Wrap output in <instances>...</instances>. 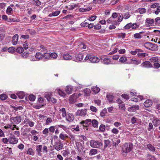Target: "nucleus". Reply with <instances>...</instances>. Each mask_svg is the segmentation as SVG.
<instances>
[{
    "label": "nucleus",
    "instance_id": "19",
    "mask_svg": "<svg viewBox=\"0 0 160 160\" xmlns=\"http://www.w3.org/2000/svg\"><path fill=\"white\" fill-rule=\"evenodd\" d=\"M139 107L138 105L132 106L128 108V111L130 112H134L135 111L138 110Z\"/></svg>",
    "mask_w": 160,
    "mask_h": 160
},
{
    "label": "nucleus",
    "instance_id": "63",
    "mask_svg": "<svg viewBox=\"0 0 160 160\" xmlns=\"http://www.w3.org/2000/svg\"><path fill=\"white\" fill-rule=\"evenodd\" d=\"M139 49H136L135 51H132L130 52L131 54L133 55H135L136 54H138V52L139 51Z\"/></svg>",
    "mask_w": 160,
    "mask_h": 160
},
{
    "label": "nucleus",
    "instance_id": "27",
    "mask_svg": "<svg viewBox=\"0 0 160 160\" xmlns=\"http://www.w3.org/2000/svg\"><path fill=\"white\" fill-rule=\"evenodd\" d=\"M52 95V93L51 92L46 93L45 94V97L47 99L48 101H50Z\"/></svg>",
    "mask_w": 160,
    "mask_h": 160
},
{
    "label": "nucleus",
    "instance_id": "4",
    "mask_svg": "<svg viewBox=\"0 0 160 160\" xmlns=\"http://www.w3.org/2000/svg\"><path fill=\"white\" fill-rule=\"evenodd\" d=\"M10 120L12 123L18 124L21 121L22 118L20 116H17L15 117H10Z\"/></svg>",
    "mask_w": 160,
    "mask_h": 160
},
{
    "label": "nucleus",
    "instance_id": "34",
    "mask_svg": "<svg viewBox=\"0 0 160 160\" xmlns=\"http://www.w3.org/2000/svg\"><path fill=\"white\" fill-rule=\"evenodd\" d=\"M59 111L62 112V117L63 118L65 117L67 114L65 108H62L59 110Z\"/></svg>",
    "mask_w": 160,
    "mask_h": 160
},
{
    "label": "nucleus",
    "instance_id": "18",
    "mask_svg": "<svg viewBox=\"0 0 160 160\" xmlns=\"http://www.w3.org/2000/svg\"><path fill=\"white\" fill-rule=\"evenodd\" d=\"M139 51L138 52L137 55L140 58H143L148 55V54L143 52V51L141 49H139Z\"/></svg>",
    "mask_w": 160,
    "mask_h": 160
},
{
    "label": "nucleus",
    "instance_id": "6",
    "mask_svg": "<svg viewBox=\"0 0 160 160\" xmlns=\"http://www.w3.org/2000/svg\"><path fill=\"white\" fill-rule=\"evenodd\" d=\"M53 147L57 151L62 149L63 147V145L60 140H58L55 142Z\"/></svg>",
    "mask_w": 160,
    "mask_h": 160
},
{
    "label": "nucleus",
    "instance_id": "52",
    "mask_svg": "<svg viewBox=\"0 0 160 160\" xmlns=\"http://www.w3.org/2000/svg\"><path fill=\"white\" fill-rule=\"evenodd\" d=\"M52 122V119L50 118H48L46 120V122L45 124L46 125H48L50 123Z\"/></svg>",
    "mask_w": 160,
    "mask_h": 160
},
{
    "label": "nucleus",
    "instance_id": "12",
    "mask_svg": "<svg viewBox=\"0 0 160 160\" xmlns=\"http://www.w3.org/2000/svg\"><path fill=\"white\" fill-rule=\"evenodd\" d=\"M141 66L143 68H149L152 67V64L149 61L143 62L141 65Z\"/></svg>",
    "mask_w": 160,
    "mask_h": 160
},
{
    "label": "nucleus",
    "instance_id": "46",
    "mask_svg": "<svg viewBox=\"0 0 160 160\" xmlns=\"http://www.w3.org/2000/svg\"><path fill=\"white\" fill-rule=\"evenodd\" d=\"M131 28L133 30H135L136 28H138L139 26L136 23H131Z\"/></svg>",
    "mask_w": 160,
    "mask_h": 160
},
{
    "label": "nucleus",
    "instance_id": "51",
    "mask_svg": "<svg viewBox=\"0 0 160 160\" xmlns=\"http://www.w3.org/2000/svg\"><path fill=\"white\" fill-rule=\"evenodd\" d=\"M140 14L144 13L146 12V9L144 8H140L138 9Z\"/></svg>",
    "mask_w": 160,
    "mask_h": 160
},
{
    "label": "nucleus",
    "instance_id": "33",
    "mask_svg": "<svg viewBox=\"0 0 160 160\" xmlns=\"http://www.w3.org/2000/svg\"><path fill=\"white\" fill-rule=\"evenodd\" d=\"M35 57L37 59L40 60L42 58V54L41 52H37L36 54Z\"/></svg>",
    "mask_w": 160,
    "mask_h": 160
},
{
    "label": "nucleus",
    "instance_id": "31",
    "mask_svg": "<svg viewBox=\"0 0 160 160\" xmlns=\"http://www.w3.org/2000/svg\"><path fill=\"white\" fill-rule=\"evenodd\" d=\"M78 5L74 4V5H68L66 6V8L68 10H72L74 9L75 8L77 7Z\"/></svg>",
    "mask_w": 160,
    "mask_h": 160
},
{
    "label": "nucleus",
    "instance_id": "47",
    "mask_svg": "<svg viewBox=\"0 0 160 160\" xmlns=\"http://www.w3.org/2000/svg\"><path fill=\"white\" fill-rule=\"evenodd\" d=\"M50 59H51V58H52L53 59H56L58 57L57 54L55 52L51 53L50 54Z\"/></svg>",
    "mask_w": 160,
    "mask_h": 160
},
{
    "label": "nucleus",
    "instance_id": "56",
    "mask_svg": "<svg viewBox=\"0 0 160 160\" xmlns=\"http://www.w3.org/2000/svg\"><path fill=\"white\" fill-rule=\"evenodd\" d=\"M27 154L32 155H33L34 153L32 149L31 148H29L27 152Z\"/></svg>",
    "mask_w": 160,
    "mask_h": 160
},
{
    "label": "nucleus",
    "instance_id": "3",
    "mask_svg": "<svg viewBox=\"0 0 160 160\" xmlns=\"http://www.w3.org/2000/svg\"><path fill=\"white\" fill-rule=\"evenodd\" d=\"M144 46L147 49L149 50L156 51L158 49V46L150 42H146L144 43Z\"/></svg>",
    "mask_w": 160,
    "mask_h": 160
},
{
    "label": "nucleus",
    "instance_id": "60",
    "mask_svg": "<svg viewBox=\"0 0 160 160\" xmlns=\"http://www.w3.org/2000/svg\"><path fill=\"white\" fill-rule=\"evenodd\" d=\"M99 129L101 131L104 132L105 130V126L103 124H101L99 127Z\"/></svg>",
    "mask_w": 160,
    "mask_h": 160
},
{
    "label": "nucleus",
    "instance_id": "55",
    "mask_svg": "<svg viewBox=\"0 0 160 160\" xmlns=\"http://www.w3.org/2000/svg\"><path fill=\"white\" fill-rule=\"evenodd\" d=\"M107 110L106 108H104L103 110L100 112V115L101 117H103L107 113Z\"/></svg>",
    "mask_w": 160,
    "mask_h": 160
},
{
    "label": "nucleus",
    "instance_id": "43",
    "mask_svg": "<svg viewBox=\"0 0 160 160\" xmlns=\"http://www.w3.org/2000/svg\"><path fill=\"white\" fill-rule=\"evenodd\" d=\"M12 12L13 10L12 8L10 6L8 7L6 10L7 13L8 15H10L12 13Z\"/></svg>",
    "mask_w": 160,
    "mask_h": 160
},
{
    "label": "nucleus",
    "instance_id": "9",
    "mask_svg": "<svg viewBox=\"0 0 160 160\" xmlns=\"http://www.w3.org/2000/svg\"><path fill=\"white\" fill-rule=\"evenodd\" d=\"M18 139L15 136L13 135L8 138V142L12 144H16L18 142Z\"/></svg>",
    "mask_w": 160,
    "mask_h": 160
},
{
    "label": "nucleus",
    "instance_id": "20",
    "mask_svg": "<svg viewBox=\"0 0 160 160\" xmlns=\"http://www.w3.org/2000/svg\"><path fill=\"white\" fill-rule=\"evenodd\" d=\"M42 148V145H38L36 147V149L37 152H38V154L39 156H41L42 155V154L41 153V151Z\"/></svg>",
    "mask_w": 160,
    "mask_h": 160
},
{
    "label": "nucleus",
    "instance_id": "37",
    "mask_svg": "<svg viewBox=\"0 0 160 160\" xmlns=\"http://www.w3.org/2000/svg\"><path fill=\"white\" fill-rule=\"evenodd\" d=\"M91 123L92 126L94 127H97L98 125V122L95 119H93L91 121Z\"/></svg>",
    "mask_w": 160,
    "mask_h": 160
},
{
    "label": "nucleus",
    "instance_id": "16",
    "mask_svg": "<svg viewBox=\"0 0 160 160\" xmlns=\"http://www.w3.org/2000/svg\"><path fill=\"white\" fill-rule=\"evenodd\" d=\"M101 60L102 62L103 63L105 64L108 65L112 64L111 62V60L108 58H104L102 59Z\"/></svg>",
    "mask_w": 160,
    "mask_h": 160
},
{
    "label": "nucleus",
    "instance_id": "15",
    "mask_svg": "<svg viewBox=\"0 0 160 160\" xmlns=\"http://www.w3.org/2000/svg\"><path fill=\"white\" fill-rule=\"evenodd\" d=\"M75 145L78 151L81 152L83 151L84 148L81 143L76 141Z\"/></svg>",
    "mask_w": 160,
    "mask_h": 160
},
{
    "label": "nucleus",
    "instance_id": "22",
    "mask_svg": "<svg viewBox=\"0 0 160 160\" xmlns=\"http://www.w3.org/2000/svg\"><path fill=\"white\" fill-rule=\"evenodd\" d=\"M152 122L154 126L157 127L160 124V120L156 118L153 120Z\"/></svg>",
    "mask_w": 160,
    "mask_h": 160
},
{
    "label": "nucleus",
    "instance_id": "45",
    "mask_svg": "<svg viewBox=\"0 0 160 160\" xmlns=\"http://www.w3.org/2000/svg\"><path fill=\"white\" fill-rule=\"evenodd\" d=\"M141 61L140 60H132L131 63L132 64L138 65L140 63Z\"/></svg>",
    "mask_w": 160,
    "mask_h": 160
},
{
    "label": "nucleus",
    "instance_id": "21",
    "mask_svg": "<svg viewBox=\"0 0 160 160\" xmlns=\"http://www.w3.org/2000/svg\"><path fill=\"white\" fill-rule=\"evenodd\" d=\"M152 104V102L151 100L148 99L144 103V105L146 107H150Z\"/></svg>",
    "mask_w": 160,
    "mask_h": 160
},
{
    "label": "nucleus",
    "instance_id": "35",
    "mask_svg": "<svg viewBox=\"0 0 160 160\" xmlns=\"http://www.w3.org/2000/svg\"><path fill=\"white\" fill-rule=\"evenodd\" d=\"M18 97L21 99H22L25 96V94L24 92L22 91L19 92L17 94Z\"/></svg>",
    "mask_w": 160,
    "mask_h": 160
},
{
    "label": "nucleus",
    "instance_id": "42",
    "mask_svg": "<svg viewBox=\"0 0 160 160\" xmlns=\"http://www.w3.org/2000/svg\"><path fill=\"white\" fill-rule=\"evenodd\" d=\"M83 91L86 96H88L90 95L91 93L90 90V89L86 88L84 89Z\"/></svg>",
    "mask_w": 160,
    "mask_h": 160
},
{
    "label": "nucleus",
    "instance_id": "32",
    "mask_svg": "<svg viewBox=\"0 0 160 160\" xmlns=\"http://www.w3.org/2000/svg\"><path fill=\"white\" fill-rule=\"evenodd\" d=\"M59 137L61 139L64 140L68 137V136L67 134L62 133L59 135Z\"/></svg>",
    "mask_w": 160,
    "mask_h": 160
},
{
    "label": "nucleus",
    "instance_id": "24",
    "mask_svg": "<svg viewBox=\"0 0 160 160\" xmlns=\"http://www.w3.org/2000/svg\"><path fill=\"white\" fill-rule=\"evenodd\" d=\"M147 148L152 152H154L155 151V148L152 144H148L147 145Z\"/></svg>",
    "mask_w": 160,
    "mask_h": 160
},
{
    "label": "nucleus",
    "instance_id": "8",
    "mask_svg": "<svg viewBox=\"0 0 160 160\" xmlns=\"http://www.w3.org/2000/svg\"><path fill=\"white\" fill-rule=\"evenodd\" d=\"M84 58L83 55L82 54H76L72 58L73 60L76 62L82 61Z\"/></svg>",
    "mask_w": 160,
    "mask_h": 160
},
{
    "label": "nucleus",
    "instance_id": "64",
    "mask_svg": "<svg viewBox=\"0 0 160 160\" xmlns=\"http://www.w3.org/2000/svg\"><path fill=\"white\" fill-rule=\"evenodd\" d=\"M138 119L135 117H132L131 118V122L132 124H134L136 123Z\"/></svg>",
    "mask_w": 160,
    "mask_h": 160
},
{
    "label": "nucleus",
    "instance_id": "41",
    "mask_svg": "<svg viewBox=\"0 0 160 160\" xmlns=\"http://www.w3.org/2000/svg\"><path fill=\"white\" fill-rule=\"evenodd\" d=\"M56 91H57L59 94L61 96H65V94L60 89H57L56 90Z\"/></svg>",
    "mask_w": 160,
    "mask_h": 160
},
{
    "label": "nucleus",
    "instance_id": "7",
    "mask_svg": "<svg viewBox=\"0 0 160 160\" xmlns=\"http://www.w3.org/2000/svg\"><path fill=\"white\" fill-rule=\"evenodd\" d=\"M87 110L86 109H79L75 113L76 116H84L87 114Z\"/></svg>",
    "mask_w": 160,
    "mask_h": 160
},
{
    "label": "nucleus",
    "instance_id": "59",
    "mask_svg": "<svg viewBox=\"0 0 160 160\" xmlns=\"http://www.w3.org/2000/svg\"><path fill=\"white\" fill-rule=\"evenodd\" d=\"M104 147H108L110 144V141L109 140H106L104 141Z\"/></svg>",
    "mask_w": 160,
    "mask_h": 160
},
{
    "label": "nucleus",
    "instance_id": "10",
    "mask_svg": "<svg viewBox=\"0 0 160 160\" xmlns=\"http://www.w3.org/2000/svg\"><path fill=\"white\" fill-rule=\"evenodd\" d=\"M67 121L69 122L73 121L75 119L74 116L72 113H68L65 117Z\"/></svg>",
    "mask_w": 160,
    "mask_h": 160
},
{
    "label": "nucleus",
    "instance_id": "23",
    "mask_svg": "<svg viewBox=\"0 0 160 160\" xmlns=\"http://www.w3.org/2000/svg\"><path fill=\"white\" fill-rule=\"evenodd\" d=\"M66 92L67 93L70 94L71 93L72 90V86H67L66 88Z\"/></svg>",
    "mask_w": 160,
    "mask_h": 160
},
{
    "label": "nucleus",
    "instance_id": "58",
    "mask_svg": "<svg viewBox=\"0 0 160 160\" xmlns=\"http://www.w3.org/2000/svg\"><path fill=\"white\" fill-rule=\"evenodd\" d=\"M62 153L63 156L64 157L68 156V154H69V153L66 150L62 151Z\"/></svg>",
    "mask_w": 160,
    "mask_h": 160
},
{
    "label": "nucleus",
    "instance_id": "53",
    "mask_svg": "<svg viewBox=\"0 0 160 160\" xmlns=\"http://www.w3.org/2000/svg\"><path fill=\"white\" fill-rule=\"evenodd\" d=\"M107 98L109 102H111L113 101V95L110 94L107 95Z\"/></svg>",
    "mask_w": 160,
    "mask_h": 160
},
{
    "label": "nucleus",
    "instance_id": "30",
    "mask_svg": "<svg viewBox=\"0 0 160 160\" xmlns=\"http://www.w3.org/2000/svg\"><path fill=\"white\" fill-rule=\"evenodd\" d=\"M92 91L96 94L98 93L100 90V88L96 86H93L92 87Z\"/></svg>",
    "mask_w": 160,
    "mask_h": 160
},
{
    "label": "nucleus",
    "instance_id": "17",
    "mask_svg": "<svg viewBox=\"0 0 160 160\" xmlns=\"http://www.w3.org/2000/svg\"><path fill=\"white\" fill-rule=\"evenodd\" d=\"M62 58L64 60H70L72 59V56L68 53H65L63 55Z\"/></svg>",
    "mask_w": 160,
    "mask_h": 160
},
{
    "label": "nucleus",
    "instance_id": "29",
    "mask_svg": "<svg viewBox=\"0 0 160 160\" xmlns=\"http://www.w3.org/2000/svg\"><path fill=\"white\" fill-rule=\"evenodd\" d=\"M60 13V11H55L53 12H52L51 13H50L48 15V16L49 17H51L52 16H58Z\"/></svg>",
    "mask_w": 160,
    "mask_h": 160
},
{
    "label": "nucleus",
    "instance_id": "13",
    "mask_svg": "<svg viewBox=\"0 0 160 160\" xmlns=\"http://www.w3.org/2000/svg\"><path fill=\"white\" fill-rule=\"evenodd\" d=\"M19 36L18 34H16L12 37V44L14 45H16L18 43Z\"/></svg>",
    "mask_w": 160,
    "mask_h": 160
},
{
    "label": "nucleus",
    "instance_id": "61",
    "mask_svg": "<svg viewBox=\"0 0 160 160\" xmlns=\"http://www.w3.org/2000/svg\"><path fill=\"white\" fill-rule=\"evenodd\" d=\"M29 100L31 101H33L35 99V97L33 95H30L28 97Z\"/></svg>",
    "mask_w": 160,
    "mask_h": 160
},
{
    "label": "nucleus",
    "instance_id": "48",
    "mask_svg": "<svg viewBox=\"0 0 160 160\" xmlns=\"http://www.w3.org/2000/svg\"><path fill=\"white\" fill-rule=\"evenodd\" d=\"M147 158L149 160H156V159L154 156L150 154H148L147 155Z\"/></svg>",
    "mask_w": 160,
    "mask_h": 160
},
{
    "label": "nucleus",
    "instance_id": "11",
    "mask_svg": "<svg viewBox=\"0 0 160 160\" xmlns=\"http://www.w3.org/2000/svg\"><path fill=\"white\" fill-rule=\"evenodd\" d=\"M91 123V120L90 119H87L83 120L80 122V124L82 125L83 127H87Z\"/></svg>",
    "mask_w": 160,
    "mask_h": 160
},
{
    "label": "nucleus",
    "instance_id": "38",
    "mask_svg": "<svg viewBox=\"0 0 160 160\" xmlns=\"http://www.w3.org/2000/svg\"><path fill=\"white\" fill-rule=\"evenodd\" d=\"M98 151L96 149H92L89 152V155H93L97 153Z\"/></svg>",
    "mask_w": 160,
    "mask_h": 160
},
{
    "label": "nucleus",
    "instance_id": "50",
    "mask_svg": "<svg viewBox=\"0 0 160 160\" xmlns=\"http://www.w3.org/2000/svg\"><path fill=\"white\" fill-rule=\"evenodd\" d=\"M119 61L123 63H125L127 61V58L125 57H122L120 58Z\"/></svg>",
    "mask_w": 160,
    "mask_h": 160
},
{
    "label": "nucleus",
    "instance_id": "54",
    "mask_svg": "<svg viewBox=\"0 0 160 160\" xmlns=\"http://www.w3.org/2000/svg\"><path fill=\"white\" fill-rule=\"evenodd\" d=\"M17 52L21 53L23 51V49L22 47H18L16 50Z\"/></svg>",
    "mask_w": 160,
    "mask_h": 160
},
{
    "label": "nucleus",
    "instance_id": "26",
    "mask_svg": "<svg viewBox=\"0 0 160 160\" xmlns=\"http://www.w3.org/2000/svg\"><path fill=\"white\" fill-rule=\"evenodd\" d=\"M87 158V156L85 155V152L83 154H82L81 156H77L76 158L78 160H83L84 159H86Z\"/></svg>",
    "mask_w": 160,
    "mask_h": 160
},
{
    "label": "nucleus",
    "instance_id": "40",
    "mask_svg": "<svg viewBox=\"0 0 160 160\" xmlns=\"http://www.w3.org/2000/svg\"><path fill=\"white\" fill-rule=\"evenodd\" d=\"M146 21L148 24L150 25L153 24L154 22V20L150 18H147L146 19Z\"/></svg>",
    "mask_w": 160,
    "mask_h": 160
},
{
    "label": "nucleus",
    "instance_id": "14",
    "mask_svg": "<svg viewBox=\"0 0 160 160\" xmlns=\"http://www.w3.org/2000/svg\"><path fill=\"white\" fill-rule=\"evenodd\" d=\"M25 124H28L30 127H32L34 125V123L28 118H25L23 122Z\"/></svg>",
    "mask_w": 160,
    "mask_h": 160
},
{
    "label": "nucleus",
    "instance_id": "57",
    "mask_svg": "<svg viewBox=\"0 0 160 160\" xmlns=\"http://www.w3.org/2000/svg\"><path fill=\"white\" fill-rule=\"evenodd\" d=\"M8 96L5 94H3L0 95V99L2 100H4L7 99Z\"/></svg>",
    "mask_w": 160,
    "mask_h": 160
},
{
    "label": "nucleus",
    "instance_id": "28",
    "mask_svg": "<svg viewBox=\"0 0 160 160\" xmlns=\"http://www.w3.org/2000/svg\"><path fill=\"white\" fill-rule=\"evenodd\" d=\"M46 59L48 60L50 59V53H45L42 55V58Z\"/></svg>",
    "mask_w": 160,
    "mask_h": 160
},
{
    "label": "nucleus",
    "instance_id": "1",
    "mask_svg": "<svg viewBox=\"0 0 160 160\" xmlns=\"http://www.w3.org/2000/svg\"><path fill=\"white\" fill-rule=\"evenodd\" d=\"M84 61H87L88 62L95 63L98 62L100 59L97 57L88 54L85 58Z\"/></svg>",
    "mask_w": 160,
    "mask_h": 160
},
{
    "label": "nucleus",
    "instance_id": "39",
    "mask_svg": "<svg viewBox=\"0 0 160 160\" xmlns=\"http://www.w3.org/2000/svg\"><path fill=\"white\" fill-rule=\"evenodd\" d=\"M122 15L123 16V18L124 19H125L129 18L130 16V13L129 12L124 13Z\"/></svg>",
    "mask_w": 160,
    "mask_h": 160
},
{
    "label": "nucleus",
    "instance_id": "5",
    "mask_svg": "<svg viewBox=\"0 0 160 160\" xmlns=\"http://www.w3.org/2000/svg\"><path fill=\"white\" fill-rule=\"evenodd\" d=\"M90 143V146L93 148H98L102 145V143L93 140H91Z\"/></svg>",
    "mask_w": 160,
    "mask_h": 160
},
{
    "label": "nucleus",
    "instance_id": "2",
    "mask_svg": "<svg viewBox=\"0 0 160 160\" xmlns=\"http://www.w3.org/2000/svg\"><path fill=\"white\" fill-rule=\"evenodd\" d=\"M132 146L131 143L128 144L125 143L122 148V153L123 156L125 157L127 153L130 152L132 150Z\"/></svg>",
    "mask_w": 160,
    "mask_h": 160
},
{
    "label": "nucleus",
    "instance_id": "44",
    "mask_svg": "<svg viewBox=\"0 0 160 160\" xmlns=\"http://www.w3.org/2000/svg\"><path fill=\"white\" fill-rule=\"evenodd\" d=\"M105 0H93L92 3L95 4L101 3L103 2Z\"/></svg>",
    "mask_w": 160,
    "mask_h": 160
},
{
    "label": "nucleus",
    "instance_id": "62",
    "mask_svg": "<svg viewBox=\"0 0 160 160\" xmlns=\"http://www.w3.org/2000/svg\"><path fill=\"white\" fill-rule=\"evenodd\" d=\"M134 38L137 39H140L142 38V36L140 33H136L134 35Z\"/></svg>",
    "mask_w": 160,
    "mask_h": 160
},
{
    "label": "nucleus",
    "instance_id": "25",
    "mask_svg": "<svg viewBox=\"0 0 160 160\" xmlns=\"http://www.w3.org/2000/svg\"><path fill=\"white\" fill-rule=\"evenodd\" d=\"M92 8L91 7H88L87 8H81L79 9V11L80 12H84L88 11L91 10Z\"/></svg>",
    "mask_w": 160,
    "mask_h": 160
},
{
    "label": "nucleus",
    "instance_id": "49",
    "mask_svg": "<svg viewBox=\"0 0 160 160\" xmlns=\"http://www.w3.org/2000/svg\"><path fill=\"white\" fill-rule=\"evenodd\" d=\"M120 142V140L118 139L115 140V141L112 142L113 145L114 146L116 147L117 146L118 144Z\"/></svg>",
    "mask_w": 160,
    "mask_h": 160
},
{
    "label": "nucleus",
    "instance_id": "36",
    "mask_svg": "<svg viewBox=\"0 0 160 160\" xmlns=\"http://www.w3.org/2000/svg\"><path fill=\"white\" fill-rule=\"evenodd\" d=\"M159 58L158 57H153L150 59V61L152 62H159Z\"/></svg>",
    "mask_w": 160,
    "mask_h": 160
}]
</instances>
